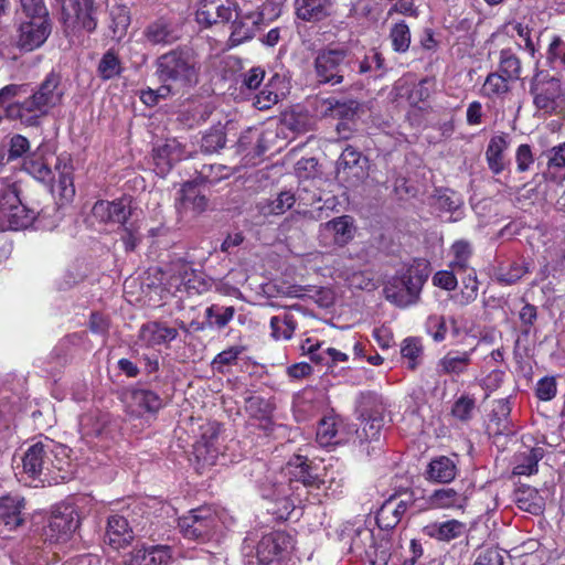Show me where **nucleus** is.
<instances>
[{"label":"nucleus","instance_id":"1","mask_svg":"<svg viewBox=\"0 0 565 565\" xmlns=\"http://www.w3.org/2000/svg\"><path fill=\"white\" fill-rule=\"evenodd\" d=\"M62 76L51 71L32 90L28 84H9L0 89V108L10 120H20L28 126L39 125V119L61 104L64 92Z\"/></svg>","mask_w":565,"mask_h":565},{"label":"nucleus","instance_id":"2","mask_svg":"<svg viewBox=\"0 0 565 565\" xmlns=\"http://www.w3.org/2000/svg\"><path fill=\"white\" fill-rule=\"evenodd\" d=\"M154 65L160 83H171L186 93L199 84L200 65L188 49L177 47L163 53Z\"/></svg>","mask_w":565,"mask_h":565},{"label":"nucleus","instance_id":"3","mask_svg":"<svg viewBox=\"0 0 565 565\" xmlns=\"http://www.w3.org/2000/svg\"><path fill=\"white\" fill-rule=\"evenodd\" d=\"M33 189L22 191L15 183L0 181V213L11 231L28 228L35 223L34 209L38 201Z\"/></svg>","mask_w":565,"mask_h":565},{"label":"nucleus","instance_id":"4","mask_svg":"<svg viewBox=\"0 0 565 565\" xmlns=\"http://www.w3.org/2000/svg\"><path fill=\"white\" fill-rule=\"evenodd\" d=\"M428 277V264L411 266L401 275L392 277L384 286L386 300L399 308L417 303Z\"/></svg>","mask_w":565,"mask_h":565},{"label":"nucleus","instance_id":"5","mask_svg":"<svg viewBox=\"0 0 565 565\" xmlns=\"http://www.w3.org/2000/svg\"><path fill=\"white\" fill-rule=\"evenodd\" d=\"M65 449L55 447L51 441H38L31 445L22 457L23 471L30 478L36 479L44 476L54 478L55 471H64L65 459L58 458V454Z\"/></svg>","mask_w":565,"mask_h":565},{"label":"nucleus","instance_id":"6","mask_svg":"<svg viewBox=\"0 0 565 565\" xmlns=\"http://www.w3.org/2000/svg\"><path fill=\"white\" fill-rule=\"evenodd\" d=\"M225 438L223 425L216 420H207L199 427V438L193 444L192 455L196 470L202 473L204 469L216 465L217 459L225 455Z\"/></svg>","mask_w":565,"mask_h":565},{"label":"nucleus","instance_id":"7","mask_svg":"<svg viewBox=\"0 0 565 565\" xmlns=\"http://www.w3.org/2000/svg\"><path fill=\"white\" fill-rule=\"evenodd\" d=\"M361 424L355 430L360 446L379 441L384 426V406L374 392H361L356 399Z\"/></svg>","mask_w":565,"mask_h":565},{"label":"nucleus","instance_id":"8","mask_svg":"<svg viewBox=\"0 0 565 565\" xmlns=\"http://www.w3.org/2000/svg\"><path fill=\"white\" fill-rule=\"evenodd\" d=\"M318 467L313 466L307 456L294 455L287 462L284 471L288 477L287 490L291 492L298 502L307 500L309 492L321 490L324 480L317 472Z\"/></svg>","mask_w":565,"mask_h":565},{"label":"nucleus","instance_id":"9","mask_svg":"<svg viewBox=\"0 0 565 565\" xmlns=\"http://www.w3.org/2000/svg\"><path fill=\"white\" fill-rule=\"evenodd\" d=\"M217 527V514L206 505L192 509L178 519V529L183 539L199 544L210 542Z\"/></svg>","mask_w":565,"mask_h":565},{"label":"nucleus","instance_id":"10","mask_svg":"<svg viewBox=\"0 0 565 565\" xmlns=\"http://www.w3.org/2000/svg\"><path fill=\"white\" fill-rule=\"evenodd\" d=\"M81 525L78 508L73 502H60L52 508L47 525L44 527L45 540L51 544L70 541Z\"/></svg>","mask_w":565,"mask_h":565},{"label":"nucleus","instance_id":"11","mask_svg":"<svg viewBox=\"0 0 565 565\" xmlns=\"http://www.w3.org/2000/svg\"><path fill=\"white\" fill-rule=\"evenodd\" d=\"M349 50L328 45L317 51L313 60L316 78L319 84L339 85L344 79L345 60Z\"/></svg>","mask_w":565,"mask_h":565},{"label":"nucleus","instance_id":"12","mask_svg":"<svg viewBox=\"0 0 565 565\" xmlns=\"http://www.w3.org/2000/svg\"><path fill=\"white\" fill-rule=\"evenodd\" d=\"M51 18H25L18 25L14 45L21 53H31L44 45L52 33Z\"/></svg>","mask_w":565,"mask_h":565},{"label":"nucleus","instance_id":"13","mask_svg":"<svg viewBox=\"0 0 565 565\" xmlns=\"http://www.w3.org/2000/svg\"><path fill=\"white\" fill-rule=\"evenodd\" d=\"M127 413L136 417L157 414L163 406V397L156 391L140 385L125 388L120 394Z\"/></svg>","mask_w":565,"mask_h":565},{"label":"nucleus","instance_id":"14","mask_svg":"<svg viewBox=\"0 0 565 565\" xmlns=\"http://www.w3.org/2000/svg\"><path fill=\"white\" fill-rule=\"evenodd\" d=\"M292 547V536L285 531H273L263 535L256 546L259 565H278L287 558Z\"/></svg>","mask_w":565,"mask_h":565},{"label":"nucleus","instance_id":"15","mask_svg":"<svg viewBox=\"0 0 565 565\" xmlns=\"http://www.w3.org/2000/svg\"><path fill=\"white\" fill-rule=\"evenodd\" d=\"M276 403L274 397L266 398L262 395L252 394L244 398V411L249 420H255V426L263 431L266 437H271L275 431L282 428L274 422V412Z\"/></svg>","mask_w":565,"mask_h":565},{"label":"nucleus","instance_id":"16","mask_svg":"<svg viewBox=\"0 0 565 565\" xmlns=\"http://www.w3.org/2000/svg\"><path fill=\"white\" fill-rule=\"evenodd\" d=\"M403 495L405 497L404 499L397 500V493L392 494L377 510L375 521L381 530L391 531L395 529L407 510L415 504L414 491L406 490Z\"/></svg>","mask_w":565,"mask_h":565},{"label":"nucleus","instance_id":"17","mask_svg":"<svg viewBox=\"0 0 565 565\" xmlns=\"http://www.w3.org/2000/svg\"><path fill=\"white\" fill-rule=\"evenodd\" d=\"M131 203L130 195H122L113 201L97 200L92 207V215L99 223L125 226L132 214Z\"/></svg>","mask_w":565,"mask_h":565},{"label":"nucleus","instance_id":"18","mask_svg":"<svg viewBox=\"0 0 565 565\" xmlns=\"http://www.w3.org/2000/svg\"><path fill=\"white\" fill-rule=\"evenodd\" d=\"M33 196L38 201V207L34 209L35 223L44 230H54L64 217L63 209L66 204L55 200L46 189H33Z\"/></svg>","mask_w":565,"mask_h":565},{"label":"nucleus","instance_id":"19","mask_svg":"<svg viewBox=\"0 0 565 565\" xmlns=\"http://www.w3.org/2000/svg\"><path fill=\"white\" fill-rule=\"evenodd\" d=\"M367 159L352 146H347L337 161L338 177L350 185L361 182L366 172Z\"/></svg>","mask_w":565,"mask_h":565},{"label":"nucleus","instance_id":"20","mask_svg":"<svg viewBox=\"0 0 565 565\" xmlns=\"http://www.w3.org/2000/svg\"><path fill=\"white\" fill-rule=\"evenodd\" d=\"M236 9L237 3L232 0H201L195 20L200 25L210 28L218 22H228Z\"/></svg>","mask_w":565,"mask_h":565},{"label":"nucleus","instance_id":"21","mask_svg":"<svg viewBox=\"0 0 565 565\" xmlns=\"http://www.w3.org/2000/svg\"><path fill=\"white\" fill-rule=\"evenodd\" d=\"M511 404L508 398H500L493 403L489 419L486 424V431L493 444L498 445L501 437H508L514 434L510 420Z\"/></svg>","mask_w":565,"mask_h":565},{"label":"nucleus","instance_id":"22","mask_svg":"<svg viewBox=\"0 0 565 565\" xmlns=\"http://www.w3.org/2000/svg\"><path fill=\"white\" fill-rule=\"evenodd\" d=\"M96 10L94 0H66L62 7L65 29L71 13H74L77 25L87 33H94L97 29Z\"/></svg>","mask_w":565,"mask_h":565},{"label":"nucleus","instance_id":"23","mask_svg":"<svg viewBox=\"0 0 565 565\" xmlns=\"http://www.w3.org/2000/svg\"><path fill=\"white\" fill-rule=\"evenodd\" d=\"M469 531L468 524L457 519L433 521L422 529L425 536L439 543H450L459 540L467 536Z\"/></svg>","mask_w":565,"mask_h":565},{"label":"nucleus","instance_id":"24","mask_svg":"<svg viewBox=\"0 0 565 565\" xmlns=\"http://www.w3.org/2000/svg\"><path fill=\"white\" fill-rule=\"evenodd\" d=\"M425 501L426 509L463 511L468 505L469 498L465 492L455 488L444 487L430 492Z\"/></svg>","mask_w":565,"mask_h":565},{"label":"nucleus","instance_id":"25","mask_svg":"<svg viewBox=\"0 0 565 565\" xmlns=\"http://www.w3.org/2000/svg\"><path fill=\"white\" fill-rule=\"evenodd\" d=\"M185 158L184 146L175 138H168L153 148V161L159 174H167L173 166Z\"/></svg>","mask_w":565,"mask_h":565},{"label":"nucleus","instance_id":"26","mask_svg":"<svg viewBox=\"0 0 565 565\" xmlns=\"http://www.w3.org/2000/svg\"><path fill=\"white\" fill-rule=\"evenodd\" d=\"M235 12L236 18L232 23L230 41L232 45L237 46L255 36L264 21V14L259 11H250L245 14L237 12V10Z\"/></svg>","mask_w":565,"mask_h":565},{"label":"nucleus","instance_id":"27","mask_svg":"<svg viewBox=\"0 0 565 565\" xmlns=\"http://www.w3.org/2000/svg\"><path fill=\"white\" fill-rule=\"evenodd\" d=\"M172 551L168 545L136 546L129 555V565H169Z\"/></svg>","mask_w":565,"mask_h":565},{"label":"nucleus","instance_id":"28","mask_svg":"<svg viewBox=\"0 0 565 565\" xmlns=\"http://www.w3.org/2000/svg\"><path fill=\"white\" fill-rule=\"evenodd\" d=\"M55 169L58 172V179L51 184L47 192L53 198L57 195V200L62 201V204H68L75 196L74 168L71 163L63 162L57 158Z\"/></svg>","mask_w":565,"mask_h":565},{"label":"nucleus","instance_id":"29","mask_svg":"<svg viewBox=\"0 0 565 565\" xmlns=\"http://www.w3.org/2000/svg\"><path fill=\"white\" fill-rule=\"evenodd\" d=\"M565 102V93L562 84L556 78H551L536 93L534 104L544 114L556 113Z\"/></svg>","mask_w":565,"mask_h":565},{"label":"nucleus","instance_id":"30","mask_svg":"<svg viewBox=\"0 0 565 565\" xmlns=\"http://www.w3.org/2000/svg\"><path fill=\"white\" fill-rule=\"evenodd\" d=\"M178 337L175 328L167 327L157 321H150L141 326L139 330V342L148 349H156L170 343Z\"/></svg>","mask_w":565,"mask_h":565},{"label":"nucleus","instance_id":"31","mask_svg":"<svg viewBox=\"0 0 565 565\" xmlns=\"http://www.w3.org/2000/svg\"><path fill=\"white\" fill-rule=\"evenodd\" d=\"M105 537L114 550L128 546L134 540V532L127 518L120 514L109 515Z\"/></svg>","mask_w":565,"mask_h":565},{"label":"nucleus","instance_id":"32","mask_svg":"<svg viewBox=\"0 0 565 565\" xmlns=\"http://www.w3.org/2000/svg\"><path fill=\"white\" fill-rule=\"evenodd\" d=\"M458 473V467L454 459L447 456L431 458L425 470V479L430 483H450Z\"/></svg>","mask_w":565,"mask_h":565},{"label":"nucleus","instance_id":"33","mask_svg":"<svg viewBox=\"0 0 565 565\" xmlns=\"http://www.w3.org/2000/svg\"><path fill=\"white\" fill-rule=\"evenodd\" d=\"M202 185L195 179L186 181L182 184L179 191V196L175 200V206L179 211H193L202 213L207 207V198L201 194L198 188Z\"/></svg>","mask_w":565,"mask_h":565},{"label":"nucleus","instance_id":"34","mask_svg":"<svg viewBox=\"0 0 565 565\" xmlns=\"http://www.w3.org/2000/svg\"><path fill=\"white\" fill-rule=\"evenodd\" d=\"M322 397L320 392L312 388L303 390L298 394L292 405L297 420H307L316 416L323 406Z\"/></svg>","mask_w":565,"mask_h":565},{"label":"nucleus","instance_id":"35","mask_svg":"<svg viewBox=\"0 0 565 565\" xmlns=\"http://www.w3.org/2000/svg\"><path fill=\"white\" fill-rule=\"evenodd\" d=\"M333 0H295L298 19L306 22H320L331 15Z\"/></svg>","mask_w":565,"mask_h":565},{"label":"nucleus","instance_id":"36","mask_svg":"<svg viewBox=\"0 0 565 565\" xmlns=\"http://www.w3.org/2000/svg\"><path fill=\"white\" fill-rule=\"evenodd\" d=\"M322 231L332 236L335 245L343 247L354 237V221L350 215H341L321 224Z\"/></svg>","mask_w":565,"mask_h":565},{"label":"nucleus","instance_id":"37","mask_svg":"<svg viewBox=\"0 0 565 565\" xmlns=\"http://www.w3.org/2000/svg\"><path fill=\"white\" fill-rule=\"evenodd\" d=\"M547 159L543 175L546 180L561 184L565 181V142L545 153Z\"/></svg>","mask_w":565,"mask_h":565},{"label":"nucleus","instance_id":"38","mask_svg":"<svg viewBox=\"0 0 565 565\" xmlns=\"http://www.w3.org/2000/svg\"><path fill=\"white\" fill-rule=\"evenodd\" d=\"M125 71L124 63L117 51L114 49L107 50L100 57L96 74L103 82H108L120 77Z\"/></svg>","mask_w":565,"mask_h":565},{"label":"nucleus","instance_id":"39","mask_svg":"<svg viewBox=\"0 0 565 565\" xmlns=\"http://www.w3.org/2000/svg\"><path fill=\"white\" fill-rule=\"evenodd\" d=\"M451 260L449 262V268L462 274V271L473 268L471 266V259L473 257V246L467 239L455 241L449 249Z\"/></svg>","mask_w":565,"mask_h":565},{"label":"nucleus","instance_id":"40","mask_svg":"<svg viewBox=\"0 0 565 565\" xmlns=\"http://www.w3.org/2000/svg\"><path fill=\"white\" fill-rule=\"evenodd\" d=\"M24 502L22 499L14 497L0 498V521L9 529L13 530L22 524L21 515Z\"/></svg>","mask_w":565,"mask_h":565},{"label":"nucleus","instance_id":"41","mask_svg":"<svg viewBox=\"0 0 565 565\" xmlns=\"http://www.w3.org/2000/svg\"><path fill=\"white\" fill-rule=\"evenodd\" d=\"M510 90V82L501 73L491 72L487 75L481 88L480 95L492 102L502 99Z\"/></svg>","mask_w":565,"mask_h":565},{"label":"nucleus","instance_id":"42","mask_svg":"<svg viewBox=\"0 0 565 565\" xmlns=\"http://www.w3.org/2000/svg\"><path fill=\"white\" fill-rule=\"evenodd\" d=\"M24 170L35 180L43 183H52L54 174L47 159L40 153H33L24 159Z\"/></svg>","mask_w":565,"mask_h":565},{"label":"nucleus","instance_id":"43","mask_svg":"<svg viewBox=\"0 0 565 565\" xmlns=\"http://www.w3.org/2000/svg\"><path fill=\"white\" fill-rule=\"evenodd\" d=\"M342 420L334 416L323 417L320 419L317 428V441L323 446L338 445L342 443L339 437V429Z\"/></svg>","mask_w":565,"mask_h":565},{"label":"nucleus","instance_id":"44","mask_svg":"<svg viewBox=\"0 0 565 565\" xmlns=\"http://www.w3.org/2000/svg\"><path fill=\"white\" fill-rule=\"evenodd\" d=\"M507 146L508 142L504 136H493L488 143L486 159L489 169L494 174L501 173L505 168L503 151Z\"/></svg>","mask_w":565,"mask_h":565},{"label":"nucleus","instance_id":"45","mask_svg":"<svg viewBox=\"0 0 565 565\" xmlns=\"http://www.w3.org/2000/svg\"><path fill=\"white\" fill-rule=\"evenodd\" d=\"M143 34L147 41L153 45H167L173 43L177 40L170 23L164 19H157L156 21L151 22L145 29Z\"/></svg>","mask_w":565,"mask_h":565},{"label":"nucleus","instance_id":"46","mask_svg":"<svg viewBox=\"0 0 565 565\" xmlns=\"http://www.w3.org/2000/svg\"><path fill=\"white\" fill-rule=\"evenodd\" d=\"M281 492L284 495L270 500L267 507V512L276 521H287L296 508V501H298L287 488L284 487Z\"/></svg>","mask_w":565,"mask_h":565},{"label":"nucleus","instance_id":"47","mask_svg":"<svg viewBox=\"0 0 565 565\" xmlns=\"http://www.w3.org/2000/svg\"><path fill=\"white\" fill-rule=\"evenodd\" d=\"M130 11L126 6H115L110 10V36L113 40L120 41L127 33L130 25Z\"/></svg>","mask_w":565,"mask_h":565},{"label":"nucleus","instance_id":"48","mask_svg":"<svg viewBox=\"0 0 565 565\" xmlns=\"http://www.w3.org/2000/svg\"><path fill=\"white\" fill-rule=\"evenodd\" d=\"M231 175L232 170L230 167L220 163H212L203 164L201 169L196 171V177L194 179L202 185H213L230 178Z\"/></svg>","mask_w":565,"mask_h":565},{"label":"nucleus","instance_id":"49","mask_svg":"<svg viewBox=\"0 0 565 565\" xmlns=\"http://www.w3.org/2000/svg\"><path fill=\"white\" fill-rule=\"evenodd\" d=\"M392 50L396 53H406L411 46L412 34L408 24L401 20L392 25L388 34Z\"/></svg>","mask_w":565,"mask_h":565},{"label":"nucleus","instance_id":"50","mask_svg":"<svg viewBox=\"0 0 565 565\" xmlns=\"http://www.w3.org/2000/svg\"><path fill=\"white\" fill-rule=\"evenodd\" d=\"M236 310L233 306L213 303L205 309V318L211 327L225 328L234 318Z\"/></svg>","mask_w":565,"mask_h":565},{"label":"nucleus","instance_id":"51","mask_svg":"<svg viewBox=\"0 0 565 565\" xmlns=\"http://www.w3.org/2000/svg\"><path fill=\"white\" fill-rule=\"evenodd\" d=\"M295 329V319L289 313H284L282 316H274L270 318V335L277 341L291 339Z\"/></svg>","mask_w":565,"mask_h":565},{"label":"nucleus","instance_id":"52","mask_svg":"<svg viewBox=\"0 0 565 565\" xmlns=\"http://www.w3.org/2000/svg\"><path fill=\"white\" fill-rule=\"evenodd\" d=\"M495 72L501 73L508 82H514L520 78L521 62L510 50H502Z\"/></svg>","mask_w":565,"mask_h":565},{"label":"nucleus","instance_id":"53","mask_svg":"<svg viewBox=\"0 0 565 565\" xmlns=\"http://www.w3.org/2000/svg\"><path fill=\"white\" fill-rule=\"evenodd\" d=\"M296 202L295 194L290 191H281L275 199L269 200L263 207L264 214L281 215L290 210Z\"/></svg>","mask_w":565,"mask_h":565},{"label":"nucleus","instance_id":"54","mask_svg":"<svg viewBox=\"0 0 565 565\" xmlns=\"http://www.w3.org/2000/svg\"><path fill=\"white\" fill-rule=\"evenodd\" d=\"M226 143V134L221 127L210 128L201 139V150L204 153H214L224 148Z\"/></svg>","mask_w":565,"mask_h":565},{"label":"nucleus","instance_id":"55","mask_svg":"<svg viewBox=\"0 0 565 565\" xmlns=\"http://www.w3.org/2000/svg\"><path fill=\"white\" fill-rule=\"evenodd\" d=\"M328 110H330L332 117L339 119H351L355 116L359 108V103L355 100H337L333 98L328 99Z\"/></svg>","mask_w":565,"mask_h":565},{"label":"nucleus","instance_id":"56","mask_svg":"<svg viewBox=\"0 0 565 565\" xmlns=\"http://www.w3.org/2000/svg\"><path fill=\"white\" fill-rule=\"evenodd\" d=\"M475 408L476 399L469 395H461L452 404L451 415L461 422H467L471 418Z\"/></svg>","mask_w":565,"mask_h":565},{"label":"nucleus","instance_id":"57","mask_svg":"<svg viewBox=\"0 0 565 565\" xmlns=\"http://www.w3.org/2000/svg\"><path fill=\"white\" fill-rule=\"evenodd\" d=\"M557 393V380L553 375H545L535 385V396L541 402L552 401Z\"/></svg>","mask_w":565,"mask_h":565},{"label":"nucleus","instance_id":"58","mask_svg":"<svg viewBox=\"0 0 565 565\" xmlns=\"http://www.w3.org/2000/svg\"><path fill=\"white\" fill-rule=\"evenodd\" d=\"M470 363L469 355H456L452 358L445 356L440 360L439 365L446 374H460Z\"/></svg>","mask_w":565,"mask_h":565},{"label":"nucleus","instance_id":"59","mask_svg":"<svg viewBox=\"0 0 565 565\" xmlns=\"http://www.w3.org/2000/svg\"><path fill=\"white\" fill-rule=\"evenodd\" d=\"M279 96L271 89V82H268L265 87L254 97L253 105L259 110H267L276 105Z\"/></svg>","mask_w":565,"mask_h":565},{"label":"nucleus","instance_id":"60","mask_svg":"<svg viewBox=\"0 0 565 565\" xmlns=\"http://www.w3.org/2000/svg\"><path fill=\"white\" fill-rule=\"evenodd\" d=\"M457 275L458 271H455L451 268L449 270H438L433 276V285L444 290L452 291L458 285Z\"/></svg>","mask_w":565,"mask_h":565},{"label":"nucleus","instance_id":"61","mask_svg":"<svg viewBox=\"0 0 565 565\" xmlns=\"http://www.w3.org/2000/svg\"><path fill=\"white\" fill-rule=\"evenodd\" d=\"M30 149V142L28 138L22 135H14L10 139L9 149H8V161H13L15 159L21 158L24 153H26Z\"/></svg>","mask_w":565,"mask_h":565},{"label":"nucleus","instance_id":"62","mask_svg":"<svg viewBox=\"0 0 565 565\" xmlns=\"http://www.w3.org/2000/svg\"><path fill=\"white\" fill-rule=\"evenodd\" d=\"M265 70L257 66L252 67L246 73L242 74V88H245L247 90H255L257 89L260 84L263 83L265 78Z\"/></svg>","mask_w":565,"mask_h":565},{"label":"nucleus","instance_id":"63","mask_svg":"<svg viewBox=\"0 0 565 565\" xmlns=\"http://www.w3.org/2000/svg\"><path fill=\"white\" fill-rule=\"evenodd\" d=\"M547 58L553 67L565 65V44L555 36L547 50Z\"/></svg>","mask_w":565,"mask_h":565},{"label":"nucleus","instance_id":"64","mask_svg":"<svg viewBox=\"0 0 565 565\" xmlns=\"http://www.w3.org/2000/svg\"><path fill=\"white\" fill-rule=\"evenodd\" d=\"M473 565H504V557L498 548L488 547L479 552Z\"/></svg>","mask_w":565,"mask_h":565}]
</instances>
